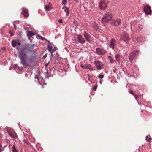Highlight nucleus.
I'll use <instances>...</instances> for the list:
<instances>
[{
    "mask_svg": "<svg viewBox=\"0 0 152 152\" xmlns=\"http://www.w3.org/2000/svg\"><path fill=\"white\" fill-rule=\"evenodd\" d=\"M51 58H50V60H51Z\"/></svg>",
    "mask_w": 152,
    "mask_h": 152,
    "instance_id": "nucleus-57",
    "label": "nucleus"
},
{
    "mask_svg": "<svg viewBox=\"0 0 152 152\" xmlns=\"http://www.w3.org/2000/svg\"><path fill=\"white\" fill-rule=\"evenodd\" d=\"M16 27V26L15 24H14V28Z\"/></svg>",
    "mask_w": 152,
    "mask_h": 152,
    "instance_id": "nucleus-52",
    "label": "nucleus"
},
{
    "mask_svg": "<svg viewBox=\"0 0 152 152\" xmlns=\"http://www.w3.org/2000/svg\"><path fill=\"white\" fill-rule=\"evenodd\" d=\"M107 5V1L105 0H102L99 4V7L102 10H104L106 9Z\"/></svg>",
    "mask_w": 152,
    "mask_h": 152,
    "instance_id": "nucleus-5",
    "label": "nucleus"
},
{
    "mask_svg": "<svg viewBox=\"0 0 152 152\" xmlns=\"http://www.w3.org/2000/svg\"><path fill=\"white\" fill-rule=\"evenodd\" d=\"M11 45L14 48H15L16 46H17L16 42L14 40H13L11 42Z\"/></svg>",
    "mask_w": 152,
    "mask_h": 152,
    "instance_id": "nucleus-21",
    "label": "nucleus"
},
{
    "mask_svg": "<svg viewBox=\"0 0 152 152\" xmlns=\"http://www.w3.org/2000/svg\"><path fill=\"white\" fill-rule=\"evenodd\" d=\"M10 136L11 137H12L13 138H15L17 137V134L15 132L14 130V132H12V133H11L10 134H9Z\"/></svg>",
    "mask_w": 152,
    "mask_h": 152,
    "instance_id": "nucleus-16",
    "label": "nucleus"
},
{
    "mask_svg": "<svg viewBox=\"0 0 152 152\" xmlns=\"http://www.w3.org/2000/svg\"><path fill=\"white\" fill-rule=\"evenodd\" d=\"M142 40V38L141 37H138L137 39V41L138 42H140Z\"/></svg>",
    "mask_w": 152,
    "mask_h": 152,
    "instance_id": "nucleus-27",
    "label": "nucleus"
},
{
    "mask_svg": "<svg viewBox=\"0 0 152 152\" xmlns=\"http://www.w3.org/2000/svg\"><path fill=\"white\" fill-rule=\"evenodd\" d=\"M80 66L81 67L83 68V69H84V68L85 67V66H84L83 65V64H81L80 65Z\"/></svg>",
    "mask_w": 152,
    "mask_h": 152,
    "instance_id": "nucleus-46",
    "label": "nucleus"
},
{
    "mask_svg": "<svg viewBox=\"0 0 152 152\" xmlns=\"http://www.w3.org/2000/svg\"><path fill=\"white\" fill-rule=\"evenodd\" d=\"M18 69L20 71H22L23 70V67H22L18 66Z\"/></svg>",
    "mask_w": 152,
    "mask_h": 152,
    "instance_id": "nucleus-35",
    "label": "nucleus"
},
{
    "mask_svg": "<svg viewBox=\"0 0 152 152\" xmlns=\"http://www.w3.org/2000/svg\"><path fill=\"white\" fill-rule=\"evenodd\" d=\"M23 141L25 143L27 144H28L29 143V141L26 140L24 139Z\"/></svg>",
    "mask_w": 152,
    "mask_h": 152,
    "instance_id": "nucleus-33",
    "label": "nucleus"
},
{
    "mask_svg": "<svg viewBox=\"0 0 152 152\" xmlns=\"http://www.w3.org/2000/svg\"><path fill=\"white\" fill-rule=\"evenodd\" d=\"M77 39L79 42L81 44H84L86 42V41L83 37L80 35L78 36L77 37Z\"/></svg>",
    "mask_w": 152,
    "mask_h": 152,
    "instance_id": "nucleus-12",
    "label": "nucleus"
},
{
    "mask_svg": "<svg viewBox=\"0 0 152 152\" xmlns=\"http://www.w3.org/2000/svg\"><path fill=\"white\" fill-rule=\"evenodd\" d=\"M64 11L65 12L66 14V16H67L68 15L69 13V8H66L65 9V10Z\"/></svg>",
    "mask_w": 152,
    "mask_h": 152,
    "instance_id": "nucleus-24",
    "label": "nucleus"
},
{
    "mask_svg": "<svg viewBox=\"0 0 152 152\" xmlns=\"http://www.w3.org/2000/svg\"><path fill=\"white\" fill-rule=\"evenodd\" d=\"M97 85L96 84L93 87V90L94 91H96L97 88Z\"/></svg>",
    "mask_w": 152,
    "mask_h": 152,
    "instance_id": "nucleus-29",
    "label": "nucleus"
},
{
    "mask_svg": "<svg viewBox=\"0 0 152 152\" xmlns=\"http://www.w3.org/2000/svg\"><path fill=\"white\" fill-rule=\"evenodd\" d=\"M10 34L11 36H13L14 35V34L13 32H10Z\"/></svg>",
    "mask_w": 152,
    "mask_h": 152,
    "instance_id": "nucleus-42",
    "label": "nucleus"
},
{
    "mask_svg": "<svg viewBox=\"0 0 152 152\" xmlns=\"http://www.w3.org/2000/svg\"><path fill=\"white\" fill-rule=\"evenodd\" d=\"M15 67H17L18 66L17 65V64H16L15 65Z\"/></svg>",
    "mask_w": 152,
    "mask_h": 152,
    "instance_id": "nucleus-53",
    "label": "nucleus"
},
{
    "mask_svg": "<svg viewBox=\"0 0 152 152\" xmlns=\"http://www.w3.org/2000/svg\"><path fill=\"white\" fill-rule=\"evenodd\" d=\"M115 57L116 61L119 62L121 57V55L119 54H117L115 55Z\"/></svg>",
    "mask_w": 152,
    "mask_h": 152,
    "instance_id": "nucleus-19",
    "label": "nucleus"
},
{
    "mask_svg": "<svg viewBox=\"0 0 152 152\" xmlns=\"http://www.w3.org/2000/svg\"><path fill=\"white\" fill-rule=\"evenodd\" d=\"M45 8L46 10L48 11H50L51 9V7L47 5L45 6Z\"/></svg>",
    "mask_w": 152,
    "mask_h": 152,
    "instance_id": "nucleus-23",
    "label": "nucleus"
},
{
    "mask_svg": "<svg viewBox=\"0 0 152 152\" xmlns=\"http://www.w3.org/2000/svg\"><path fill=\"white\" fill-rule=\"evenodd\" d=\"M113 15L110 12L105 13L104 17L102 19V20L103 22H107L110 20L113 17Z\"/></svg>",
    "mask_w": 152,
    "mask_h": 152,
    "instance_id": "nucleus-2",
    "label": "nucleus"
},
{
    "mask_svg": "<svg viewBox=\"0 0 152 152\" xmlns=\"http://www.w3.org/2000/svg\"><path fill=\"white\" fill-rule=\"evenodd\" d=\"M102 80H101V81H99V83L100 84H102Z\"/></svg>",
    "mask_w": 152,
    "mask_h": 152,
    "instance_id": "nucleus-51",
    "label": "nucleus"
},
{
    "mask_svg": "<svg viewBox=\"0 0 152 152\" xmlns=\"http://www.w3.org/2000/svg\"><path fill=\"white\" fill-rule=\"evenodd\" d=\"M129 93L133 95H134L135 94L134 93L133 91L132 90H130L129 91Z\"/></svg>",
    "mask_w": 152,
    "mask_h": 152,
    "instance_id": "nucleus-39",
    "label": "nucleus"
},
{
    "mask_svg": "<svg viewBox=\"0 0 152 152\" xmlns=\"http://www.w3.org/2000/svg\"><path fill=\"white\" fill-rule=\"evenodd\" d=\"M108 58L109 59L110 63H114V61L112 58L110 56H109Z\"/></svg>",
    "mask_w": 152,
    "mask_h": 152,
    "instance_id": "nucleus-26",
    "label": "nucleus"
},
{
    "mask_svg": "<svg viewBox=\"0 0 152 152\" xmlns=\"http://www.w3.org/2000/svg\"><path fill=\"white\" fill-rule=\"evenodd\" d=\"M42 37L39 35H38L37 36V37H36V38L37 39H41V37Z\"/></svg>",
    "mask_w": 152,
    "mask_h": 152,
    "instance_id": "nucleus-38",
    "label": "nucleus"
},
{
    "mask_svg": "<svg viewBox=\"0 0 152 152\" xmlns=\"http://www.w3.org/2000/svg\"><path fill=\"white\" fill-rule=\"evenodd\" d=\"M94 64L98 70H100L102 69L103 64L100 61H94Z\"/></svg>",
    "mask_w": 152,
    "mask_h": 152,
    "instance_id": "nucleus-10",
    "label": "nucleus"
},
{
    "mask_svg": "<svg viewBox=\"0 0 152 152\" xmlns=\"http://www.w3.org/2000/svg\"><path fill=\"white\" fill-rule=\"evenodd\" d=\"M73 23L74 25L75 26H77L78 25V23L77 22L76 20H75L73 22Z\"/></svg>",
    "mask_w": 152,
    "mask_h": 152,
    "instance_id": "nucleus-34",
    "label": "nucleus"
},
{
    "mask_svg": "<svg viewBox=\"0 0 152 152\" xmlns=\"http://www.w3.org/2000/svg\"><path fill=\"white\" fill-rule=\"evenodd\" d=\"M87 75L88 76V80L89 81H91L92 79V77L90 76L89 74H88Z\"/></svg>",
    "mask_w": 152,
    "mask_h": 152,
    "instance_id": "nucleus-30",
    "label": "nucleus"
},
{
    "mask_svg": "<svg viewBox=\"0 0 152 152\" xmlns=\"http://www.w3.org/2000/svg\"><path fill=\"white\" fill-rule=\"evenodd\" d=\"M16 46H20L21 45V43L20 42V41L18 39H17L16 41Z\"/></svg>",
    "mask_w": 152,
    "mask_h": 152,
    "instance_id": "nucleus-25",
    "label": "nucleus"
},
{
    "mask_svg": "<svg viewBox=\"0 0 152 152\" xmlns=\"http://www.w3.org/2000/svg\"><path fill=\"white\" fill-rule=\"evenodd\" d=\"M49 62H48V63H45V66H47L48 65V64H49Z\"/></svg>",
    "mask_w": 152,
    "mask_h": 152,
    "instance_id": "nucleus-47",
    "label": "nucleus"
},
{
    "mask_svg": "<svg viewBox=\"0 0 152 152\" xmlns=\"http://www.w3.org/2000/svg\"><path fill=\"white\" fill-rule=\"evenodd\" d=\"M25 75H26V76H27V75H28L26 74Z\"/></svg>",
    "mask_w": 152,
    "mask_h": 152,
    "instance_id": "nucleus-55",
    "label": "nucleus"
},
{
    "mask_svg": "<svg viewBox=\"0 0 152 152\" xmlns=\"http://www.w3.org/2000/svg\"><path fill=\"white\" fill-rule=\"evenodd\" d=\"M58 22L59 23H62V20L61 19H60L58 20Z\"/></svg>",
    "mask_w": 152,
    "mask_h": 152,
    "instance_id": "nucleus-43",
    "label": "nucleus"
},
{
    "mask_svg": "<svg viewBox=\"0 0 152 152\" xmlns=\"http://www.w3.org/2000/svg\"><path fill=\"white\" fill-rule=\"evenodd\" d=\"M47 54H45L44 56H43V59H45V58L46 57H47Z\"/></svg>",
    "mask_w": 152,
    "mask_h": 152,
    "instance_id": "nucleus-44",
    "label": "nucleus"
},
{
    "mask_svg": "<svg viewBox=\"0 0 152 152\" xmlns=\"http://www.w3.org/2000/svg\"><path fill=\"white\" fill-rule=\"evenodd\" d=\"M34 44H25L21 45L20 47L16 48L18 51V57L20 60V64L23 66L25 68H27L30 66L28 64L26 60L28 58L27 51L28 52H34Z\"/></svg>",
    "mask_w": 152,
    "mask_h": 152,
    "instance_id": "nucleus-1",
    "label": "nucleus"
},
{
    "mask_svg": "<svg viewBox=\"0 0 152 152\" xmlns=\"http://www.w3.org/2000/svg\"><path fill=\"white\" fill-rule=\"evenodd\" d=\"M74 0L76 2H77L78 0Z\"/></svg>",
    "mask_w": 152,
    "mask_h": 152,
    "instance_id": "nucleus-54",
    "label": "nucleus"
},
{
    "mask_svg": "<svg viewBox=\"0 0 152 152\" xmlns=\"http://www.w3.org/2000/svg\"><path fill=\"white\" fill-rule=\"evenodd\" d=\"M130 39L129 34L125 32H124L123 34L121 35L120 37V40L123 41L126 44L128 43Z\"/></svg>",
    "mask_w": 152,
    "mask_h": 152,
    "instance_id": "nucleus-3",
    "label": "nucleus"
},
{
    "mask_svg": "<svg viewBox=\"0 0 152 152\" xmlns=\"http://www.w3.org/2000/svg\"><path fill=\"white\" fill-rule=\"evenodd\" d=\"M46 41L48 43V45H51V44H52L48 40H47V41Z\"/></svg>",
    "mask_w": 152,
    "mask_h": 152,
    "instance_id": "nucleus-45",
    "label": "nucleus"
},
{
    "mask_svg": "<svg viewBox=\"0 0 152 152\" xmlns=\"http://www.w3.org/2000/svg\"><path fill=\"white\" fill-rule=\"evenodd\" d=\"M88 69L90 70H93L92 67L91 65L89 64H86L85 65V67L84 68V69Z\"/></svg>",
    "mask_w": 152,
    "mask_h": 152,
    "instance_id": "nucleus-17",
    "label": "nucleus"
},
{
    "mask_svg": "<svg viewBox=\"0 0 152 152\" xmlns=\"http://www.w3.org/2000/svg\"><path fill=\"white\" fill-rule=\"evenodd\" d=\"M66 7H65V6H64V7H63L62 8V10H65V9L66 8Z\"/></svg>",
    "mask_w": 152,
    "mask_h": 152,
    "instance_id": "nucleus-48",
    "label": "nucleus"
},
{
    "mask_svg": "<svg viewBox=\"0 0 152 152\" xmlns=\"http://www.w3.org/2000/svg\"><path fill=\"white\" fill-rule=\"evenodd\" d=\"M28 33L31 36H34L35 35V34L31 31H29Z\"/></svg>",
    "mask_w": 152,
    "mask_h": 152,
    "instance_id": "nucleus-28",
    "label": "nucleus"
},
{
    "mask_svg": "<svg viewBox=\"0 0 152 152\" xmlns=\"http://www.w3.org/2000/svg\"><path fill=\"white\" fill-rule=\"evenodd\" d=\"M7 133L8 134H10L11 133H12V132H14V130L12 128H7Z\"/></svg>",
    "mask_w": 152,
    "mask_h": 152,
    "instance_id": "nucleus-18",
    "label": "nucleus"
},
{
    "mask_svg": "<svg viewBox=\"0 0 152 152\" xmlns=\"http://www.w3.org/2000/svg\"><path fill=\"white\" fill-rule=\"evenodd\" d=\"M148 138V136H146V140L148 142L150 141L152 139L151 137H150V138H149V139H147Z\"/></svg>",
    "mask_w": 152,
    "mask_h": 152,
    "instance_id": "nucleus-36",
    "label": "nucleus"
},
{
    "mask_svg": "<svg viewBox=\"0 0 152 152\" xmlns=\"http://www.w3.org/2000/svg\"><path fill=\"white\" fill-rule=\"evenodd\" d=\"M138 52H139V50H137L136 51L131 53L129 54V56L130 62H132L134 58L137 56Z\"/></svg>",
    "mask_w": 152,
    "mask_h": 152,
    "instance_id": "nucleus-7",
    "label": "nucleus"
},
{
    "mask_svg": "<svg viewBox=\"0 0 152 152\" xmlns=\"http://www.w3.org/2000/svg\"><path fill=\"white\" fill-rule=\"evenodd\" d=\"M67 3L66 0H63L62 1V4L65 5Z\"/></svg>",
    "mask_w": 152,
    "mask_h": 152,
    "instance_id": "nucleus-31",
    "label": "nucleus"
},
{
    "mask_svg": "<svg viewBox=\"0 0 152 152\" xmlns=\"http://www.w3.org/2000/svg\"><path fill=\"white\" fill-rule=\"evenodd\" d=\"M0 152H1V150L0 149Z\"/></svg>",
    "mask_w": 152,
    "mask_h": 152,
    "instance_id": "nucleus-56",
    "label": "nucleus"
},
{
    "mask_svg": "<svg viewBox=\"0 0 152 152\" xmlns=\"http://www.w3.org/2000/svg\"><path fill=\"white\" fill-rule=\"evenodd\" d=\"M144 11L145 13L146 14H151L152 11L149 6H146L144 7Z\"/></svg>",
    "mask_w": 152,
    "mask_h": 152,
    "instance_id": "nucleus-9",
    "label": "nucleus"
},
{
    "mask_svg": "<svg viewBox=\"0 0 152 152\" xmlns=\"http://www.w3.org/2000/svg\"><path fill=\"white\" fill-rule=\"evenodd\" d=\"M95 53L99 56L102 55L106 54V51L102 48H96Z\"/></svg>",
    "mask_w": 152,
    "mask_h": 152,
    "instance_id": "nucleus-6",
    "label": "nucleus"
},
{
    "mask_svg": "<svg viewBox=\"0 0 152 152\" xmlns=\"http://www.w3.org/2000/svg\"><path fill=\"white\" fill-rule=\"evenodd\" d=\"M104 77V76L103 75H99L98 76V77L99 79H102Z\"/></svg>",
    "mask_w": 152,
    "mask_h": 152,
    "instance_id": "nucleus-32",
    "label": "nucleus"
},
{
    "mask_svg": "<svg viewBox=\"0 0 152 152\" xmlns=\"http://www.w3.org/2000/svg\"><path fill=\"white\" fill-rule=\"evenodd\" d=\"M51 53V56L52 57H53V52H50Z\"/></svg>",
    "mask_w": 152,
    "mask_h": 152,
    "instance_id": "nucleus-49",
    "label": "nucleus"
},
{
    "mask_svg": "<svg viewBox=\"0 0 152 152\" xmlns=\"http://www.w3.org/2000/svg\"><path fill=\"white\" fill-rule=\"evenodd\" d=\"M110 23L112 25L117 26L121 23V20L119 19L112 20L110 21Z\"/></svg>",
    "mask_w": 152,
    "mask_h": 152,
    "instance_id": "nucleus-8",
    "label": "nucleus"
},
{
    "mask_svg": "<svg viewBox=\"0 0 152 152\" xmlns=\"http://www.w3.org/2000/svg\"><path fill=\"white\" fill-rule=\"evenodd\" d=\"M134 97L137 100V99L139 98V95H137L135 94L134 95Z\"/></svg>",
    "mask_w": 152,
    "mask_h": 152,
    "instance_id": "nucleus-37",
    "label": "nucleus"
},
{
    "mask_svg": "<svg viewBox=\"0 0 152 152\" xmlns=\"http://www.w3.org/2000/svg\"><path fill=\"white\" fill-rule=\"evenodd\" d=\"M41 40H45V41H47V40L46 38H45L44 37H41Z\"/></svg>",
    "mask_w": 152,
    "mask_h": 152,
    "instance_id": "nucleus-41",
    "label": "nucleus"
},
{
    "mask_svg": "<svg viewBox=\"0 0 152 152\" xmlns=\"http://www.w3.org/2000/svg\"><path fill=\"white\" fill-rule=\"evenodd\" d=\"M83 35L86 40L87 41H89L91 36L86 31H84L83 33Z\"/></svg>",
    "mask_w": 152,
    "mask_h": 152,
    "instance_id": "nucleus-15",
    "label": "nucleus"
},
{
    "mask_svg": "<svg viewBox=\"0 0 152 152\" xmlns=\"http://www.w3.org/2000/svg\"><path fill=\"white\" fill-rule=\"evenodd\" d=\"M36 55L35 54H32L29 57V60L31 62H33L36 59Z\"/></svg>",
    "mask_w": 152,
    "mask_h": 152,
    "instance_id": "nucleus-14",
    "label": "nucleus"
},
{
    "mask_svg": "<svg viewBox=\"0 0 152 152\" xmlns=\"http://www.w3.org/2000/svg\"><path fill=\"white\" fill-rule=\"evenodd\" d=\"M93 27H94L95 30H97L98 29L99 26L95 22H94L93 24Z\"/></svg>",
    "mask_w": 152,
    "mask_h": 152,
    "instance_id": "nucleus-20",
    "label": "nucleus"
},
{
    "mask_svg": "<svg viewBox=\"0 0 152 152\" xmlns=\"http://www.w3.org/2000/svg\"><path fill=\"white\" fill-rule=\"evenodd\" d=\"M22 13H23L24 17H28L29 16L28 10L26 8L23 7L22 8Z\"/></svg>",
    "mask_w": 152,
    "mask_h": 152,
    "instance_id": "nucleus-11",
    "label": "nucleus"
},
{
    "mask_svg": "<svg viewBox=\"0 0 152 152\" xmlns=\"http://www.w3.org/2000/svg\"><path fill=\"white\" fill-rule=\"evenodd\" d=\"M12 152H18V150L16 149L15 145H13L12 148Z\"/></svg>",
    "mask_w": 152,
    "mask_h": 152,
    "instance_id": "nucleus-22",
    "label": "nucleus"
},
{
    "mask_svg": "<svg viewBox=\"0 0 152 152\" xmlns=\"http://www.w3.org/2000/svg\"><path fill=\"white\" fill-rule=\"evenodd\" d=\"M116 41L115 39L112 38L108 43V45L110 48L114 50L116 47Z\"/></svg>",
    "mask_w": 152,
    "mask_h": 152,
    "instance_id": "nucleus-4",
    "label": "nucleus"
},
{
    "mask_svg": "<svg viewBox=\"0 0 152 152\" xmlns=\"http://www.w3.org/2000/svg\"><path fill=\"white\" fill-rule=\"evenodd\" d=\"M56 54L57 55V56L55 58L56 59H58V57H59V55L58 54V53H56Z\"/></svg>",
    "mask_w": 152,
    "mask_h": 152,
    "instance_id": "nucleus-40",
    "label": "nucleus"
},
{
    "mask_svg": "<svg viewBox=\"0 0 152 152\" xmlns=\"http://www.w3.org/2000/svg\"><path fill=\"white\" fill-rule=\"evenodd\" d=\"M35 79H37V80H38V81H39V77H35Z\"/></svg>",
    "mask_w": 152,
    "mask_h": 152,
    "instance_id": "nucleus-50",
    "label": "nucleus"
},
{
    "mask_svg": "<svg viewBox=\"0 0 152 152\" xmlns=\"http://www.w3.org/2000/svg\"><path fill=\"white\" fill-rule=\"evenodd\" d=\"M52 44L51 45H48L47 49L50 52H54L57 49L56 47H55L53 49H52Z\"/></svg>",
    "mask_w": 152,
    "mask_h": 152,
    "instance_id": "nucleus-13",
    "label": "nucleus"
}]
</instances>
